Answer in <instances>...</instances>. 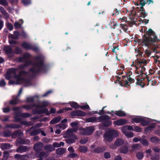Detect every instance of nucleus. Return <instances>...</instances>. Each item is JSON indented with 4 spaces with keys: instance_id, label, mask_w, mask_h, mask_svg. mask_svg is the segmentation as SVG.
<instances>
[{
    "instance_id": "nucleus-1",
    "label": "nucleus",
    "mask_w": 160,
    "mask_h": 160,
    "mask_svg": "<svg viewBox=\"0 0 160 160\" xmlns=\"http://www.w3.org/2000/svg\"><path fill=\"white\" fill-rule=\"evenodd\" d=\"M147 35H144L142 40L141 42L143 46H147L157 52L158 46L157 42L159 40L157 38L155 32L151 29H149L146 32Z\"/></svg>"
},
{
    "instance_id": "nucleus-2",
    "label": "nucleus",
    "mask_w": 160,
    "mask_h": 160,
    "mask_svg": "<svg viewBox=\"0 0 160 160\" xmlns=\"http://www.w3.org/2000/svg\"><path fill=\"white\" fill-rule=\"evenodd\" d=\"M30 56L29 53H25L23 57H20L18 58L20 62L26 61V64L25 65L27 66L29 64H32V68L30 70V71L32 73H36L42 70L44 67L43 64V58L41 56L36 57L33 61H28L27 59Z\"/></svg>"
},
{
    "instance_id": "nucleus-3",
    "label": "nucleus",
    "mask_w": 160,
    "mask_h": 160,
    "mask_svg": "<svg viewBox=\"0 0 160 160\" xmlns=\"http://www.w3.org/2000/svg\"><path fill=\"white\" fill-rule=\"evenodd\" d=\"M18 69L17 68H12L8 69L6 75V78L7 79H9L12 77H14L15 80L14 81H11V83L12 84H18L22 83L28 84L30 83V81L25 79L24 77V76L28 74V73L21 71L19 72V75H16L18 72Z\"/></svg>"
},
{
    "instance_id": "nucleus-4",
    "label": "nucleus",
    "mask_w": 160,
    "mask_h": 160,
    "mask_svg": "<svg viewBox=\"0 0 160 160\" xmlns=\"http://www.w3.org/2000/svg\"><path fill=\"white\" fill-rule=\"evenodd\" d=\"M109 117L107 115L100 116L99 118L96 117H91L86 119V121L88 122H101L104 120H106V122H103V124L105 126H108L111 124L108 120Z\"/></svg>"
},
{
    "instance_id": "nucleus-5",
    "label": "nucleus",
    "mask_w": 160,
    "mask_h": 160,
    "mask_svg": "<svg viewBox=\"0 0 160 160\" xmlns=\"http://www.w3.org/2000/svg\"><path fill=\"white\" fill-rule=\"evenodd\" d=\"M79 131L80 135H89L94 131V128L93 127H89L85 128H81Z\"/></svg>"
},
{
    "instance_id": "nucleus-6",
    "label": "nucleus",
    "mask_w": 160,
    "mask_h": 160,
    "mask_svg": "<svg viewBox=\"0 0 160 160\" xmlns=\"http://www.w3.org/2000/svg\"><path fill=\"white\" fill-rule=\"evenodd\" d=\"M122 79L120 83V85L122 86L126 85L130 86L132 82H134L133 79L131 78L129 76H122Z\"/></svg>"
},
{
    "instance_id": "nucleus-7",
    "label": "nucleus",
    "mask_w": 160,
    "mask_h": 160,
    "mask_svg": "<svg viewBox=\"0 0 160 160\" xmlns=\"http://www.w3.org/2000/svg\"><path fill=\"white\" fill-rule=\"evenodd\" d=\"M135 72L137 74L138 76H142L143 74V72L145 70V68L144 66L142 65L139 66L138 65L135 67Z\"/></svg>"
},
{
    "instance_id": "nucleus-8",
    "label": "nucleus",
    "mask_w": 160,
    "mask_h": 160,
    "mask_svg": "<svg viewBox=\"0 0 160 160\" xmlns=\"http://www.w3.org/2000/svg\"><path fill=\"white\" fill-rule=\"evenodd\" d=\"M43 147V144L40 142H38L35 144L33 147L34 150L36 152V155H38L39 152Z\"/></svg>"
},
{
    "instance_id": "nucleus-9",
    "label": "nucleus",
    "mask_w": 160,
    "mask_h": 160,
    "mask_svg": "<svg viewBox=\"0 0 160 160\" xmlns=\"http://www.w3.org/2000/svg\"><path fill=\"white\" fill-rule=\"evenodd\" d=\"M70 115L73 116H84L86 115V113L81 110H76L71 112Z\"/></svg>"
},
{
    "instance_id": "nucleus-10",
    "label": "nucleus",
    "mask_w": 160,
    "mask_h": 160,
    "mask_svg": "<svg viewBox=\"0 0 160 160\" xmlns=\"http://www.w3.org/2000/svg\"><path fill=\"white\" fill-rule=\"evenodd\" d=\"M128 122L127 120L124 119H120L113 122V124L115 125L122 126L126 124Z\"/></svg>"
},
{
    "instance_id": "nucleus-11",
    "label": "nucleus",
    "mask_w": 160,
    "mask_h": 160,
    "mask_svg": "<svg viewBox=\"0 0 160 160\" xmlns=\"http://www.w3.org/2000/svg\"><path fill=\"white\" fill-rule=\"evenodd\" d=\"M104 139L108 142L112 141L113 139V137L112 135L110 132V131L109 130L107 132H106L104 134Z\"/></svg>"
},
{
    "instance_id": "nucleus-12",
    "label": "nucleus",
    "mask_w": 160,
    "mask_h": 160,
    "mask_svg": "<svg viewBox=\"0 0 160 160\" xmlns=\"http://www.w3.org/2000/svg\"><path fill=\"white\" fill-rule=\"evenodd\" d=\"M30 140L28 139H23L22 138H19L16 141V144H28L30 143Z\"/></svg>"
},
{
    "instance_id": "nucleus-13",
    "label": "nucleus",
    "mask_w": 160,
    "mask_h": 160,
    "mask_svg": "<svg viewBox=\"0 0 160 160\" xmlns=\"http://www.w3.org/2000/svg\"><path fill=\"white\" fill-rule=\"evenodd\" d=\"M78 139L76 135H73L72 137L65 140L66 142L68 144H72L75 142V140Z\"/></svg>"
},
{
    "instance_id": "nucleus-14",
    "label": "nucleus",
    "mask_w": 160,
    "mask_h": 160,
    "mask_svg": "<svg viewBox=\"0 0 160 160\" xmlns=\"http://www.w3.org/2000/svg\"><path fill=\"white\" fill-rule=\"evenodd\" d=\"M13 110L15 111V114L16 115L15 117V119L16 122L19 121L20 120V119L18 118V116H19L20 113V108L18 107H14L13 108Z\"/></svg>"
},
{
    "instance_id": "nucleus-15",
    "label": "nucleus",
    "mask_w": 160,
    "mask_h": 160,
    "mask_svg": "<svg viewBox=\"0 0 160 160\" xmlns=\"http://www.w3.org/2000/svg\"><path fill=\"white\" fill-rule=\"evenodd\" d=\"M22 46L23 48L26 49H32L35 51H37L38 50L37 48H33L30 44L25 42L23 43L22 44Z\"/></svg>"
},
{
    "instance_id": "nucleus-16",
    "label": "nucleus",
    "mask_w": 160,
    "mask_h": 160,
    "mask_svg": "<svg viewBox=\"0 0 160 160\" xmlns=\"http://www.w3.org/2000/svg\"><path fill=\"white\" fill-rule=\"evenodd\" d=\"M44 148L45 150L47 152H52L54 150V147L51 144H47L44 146Z\"/></svg>"
},
{
    "instance_id": "nucleus-17",
    "label": "nucleus",
    "mask_w": 160,
    "mask_h": 160,
    "mask_svg": "<svg viewBox=\"0 0 160 160\" xmlns=\"http://www.w3.org/2000/svg\"><path fill=\"white\" fill-rule=\"evenodd\" d=\"M73 135H75L73 133L70 129L67 130V132L63 134V137L65 138H69L72 137Z\"/></svg>"
},
{
    "instance_id": "nucleus-18",
    "label": "nucleus",
    "mask_w": 160,
    "mask_h": 160,
    "mask_svg": "<svg viewBox=\"0 0 160 160\" xmlns=\"http://www.w3.org/2000/svg\"><path fill=\"white\" fill-rule=\"evenodd\" d=\"M28 148L25 146H20L16 150V151L18 152L22 153L27 151Z\"/></svg>"
},
{
    "instance_id": "nucleus-19",
    "label": "nucleus",
    "mask_w": 160,
    "mask_h": 160,
    "mask_svg": "<svg viewBox=\"0 0 160 160\" xmlns=\"http://www.w3.org/2000/svg\"><path fill=\"white\" fill-rule=\"evenodd\" d=\"M11 146L10 144L8 143H2L0 145L1 148L3 150L9 149Z\"/></svg>"
},
{
    "instance_id": "nucleus-20",
    "label": "nucleus",
    "mask_w": 160,
    "mask_h": 160,
    "mask_svg": "<svg viewBox=\"0 0 160 160\" xmlns=\"http://www.w3.org/2000/svg\"><path fill=\"white\" fill-rule=\"evenodd\" d=\"M49 104V103L48 102L44 101L40 102L38 105L35 106H36V107L38 108H41L47 107Z\"/></svg>"
},
{
    "instance_id": "nucleus-21",
    "label": "nucleus",
    "mask_w": 160,
    "mask_h": 160,
    "mask_svg": "<svg viewBox=\"0 0 160 160\" xmlns=\"http://www.w3.org/2000/svg\"><path fill=\"white\" fill-rule=\"evenodd\" d=\"M119 150L120 152L125 154L127 153L128 152L129 149L127 147L123 146L120 148Z\"/></svg>"
},
{
    "instance_id": "nucleus-22",
    "label": "nucleus",
    "mask_w": 160,
    "mask_h": 160,
    "mask_svg": "<svg viewBox=\"0 0 160 160\" xmlns=\"http://www.w3.org/2000/svg\"><path fill=\"white\" fill-rule=\"evenodd\" d=\"M66 151V149L63 148H60L56 150V153L58 155H62Z\"/></svg>"
},
{
    "instance_id": "nucleus-23",
    "label": "nucleus",
    "mask_w": 160,
    "mask_h": 160,
    "mask_svg": "<svg viewBox=\"0 0 160 160\" xmlns=\"http://www.w3.org/2000/svg\"><path fill=\"white\" fill-rule=\"evenodd\" d=\"M124 140L121 139H117L115 142V144L117 146H119L122 145L124 143Z\"/></svg>"
},
{
    "instance_id": "nucleus-24",
    "label": "nucleus",
    "mask_w": 160,
    "mask_h": 160,
    "mask_svg": "<svg viewBox=\"0 0 160 160\" xmlns=\"http://www.w3.org/2000/svg\"><path fill=\"white\" fill-rule=\"evenodd\" d=\"M106 149V148L104 147H99L95 149L94 151L95 153H99L104 151Z\"/></svg>"
},
{
    "instance_id": "nucleus-25",
    "label": "nucleus",
    "mask_w": 160,
    "mask_h": 160,
    "mask_svg": "<svg viewBox=\"0 0 160 160\" xmlns=\"http://www.w3.org/2000/svg\"><path fill=\"white\" fill-rule=\"evenodd\" d=\"M141 145L139 144H136L133 145L132 146V149L130 150V151L132 152L134 150H138L141 148Z\"/></svg>"
},
{
    "instance_id": "nucleus-26",
    "label": "nucleus",
    "mask_w": 160,
    "mask_h": 160,
    "mask_svg": "<svg viewBox=\"0 0 160 160\" xmlns=\"http://www.w3.org/2000/svg\"><path fill=\"white\" fill-rule=\"evenodd\" d=\"M122 133L127 137L131 138L134 136V134L132 132H128L127 131L122 130Z\"/></svg>"
},
{
    "instance_id": "nucleus-27",
    "label": "nucleus",
    "mask_w": 160,
    "mask_h": 160,
    "mask_svg": "<svg viewBox=\"0 0 160 160\" xmlns=\"http://www.w3.org/2000/svg\"><path fill=\"white\" fill-rule=\"evenodd\" d=\"M60 117H58L54 118L50 122V123L54 124L58 122L61 119Z\"/></svg>"
},
{
    "instance_id": "nucleus-28",
    "label": "nucleus",
    "mask_w": 160,
    "mask_h": 160,
    "mask_svg": "<svg viewBox=\"0 0 160 160\" xmlns=\"http://www.w3.org/2000/svg\"><path fill=\"white\" fill-rule=\"evenodd\" d=\"M48 155L49 153L48 152H42L40 153L39 154L38 153V155H36L37 157H40V158H42V157H46Z\"/></svg>"
},
{
    "instance_id": "nucleus-29",
    "label": "nucleus",
    "mask_w": 160,
    "mask_h": 160,
    "mask_svg": "<svg viewBox=\"0 0 160 160\" xmlns=\"http://www.w3.org/2000/svg\"><path fill=\"white\" fill-rule=\"evenodd\" d=\"M0 11L5 16L6 18H9L8 13L6 12L5 9L2 7H0Z\"/></svg>"
},
{
    "instance_id": "nucleus-30",
    "label": "nucleus",
    "mask_w": 160,
    "mask_h": 160,
    "mask_svg": "<svg viewBox=\"0 0 160 160\" xmlns=\"http://www.w3.org/2000/svg\"><path fill=\"white\" fill-rule=\"evenodd\" d=\"M109 130L110 132H111L113 137H116L118 136L119 133L117 131L113 129H110Z\"/></svg>"
},
{
    "instance_id": "nucleus-31",
    "label": "nucleus",
    "mask_w": 160,
    "mask_h": 160,
    "mask_svg": "<svg viewBox=\"0 0 160 160\" xmlns=\"http://www.w3.org/2000/svg\"><path fill=\"white\" fill-rule=\"evenodd\" d=\"M23 23V21L22 20H20L18 22H15L14 24L15 28H21Z\"/></svg>"
},
{
    "instance_id": "nucleus-32",
    "label": "nucleus",
    "mask_w": 160,
    "mask_h": 160,
    "mask_svg": "<svg viewBox=\"0 0 160 160\" xmlns=\"http://www.w3.org/2000/svg\"><path fill=\"white\" fill-rule=\"evenodd\" d=\"M78 150L80 152L83 153H85L88 151V148L87 147L82 146H80L78 148Z\"/></svg>"
},
{
    "instance_id": "nucleus-33",
    "label": "nucleus",
    "mask_w": 160,
    "mask_h": 160,
    "mask_svg": "<svg viewBox=\"0 0 160 160\" xmlns=\"http://www.w3.org/2000/svg\"><path fill=\"white\" fill-rule=\"evenodd\" d=\"M115 114L119 117H123L126 115V114L125 112L123 111H116Z\"/></svg>"
},
{
    "instance_id": "nucleus-34",
    "label": "nucleus",
    "mask_w": 160,
    "mask_h": 160,
    "mask_svg": "<svg viewBox=\"0 0 160 160\" xmlns=\"http://www.w3.org/2000/svg\"><path fill=\"white\" fill-rule=\"evenodd\" d=\"M26 157V155H20L19 154H16L14 156V158L18 160L25 159Z\"/></svg>"
},
{
    "instance_id": "nucleus-35",
    "label": "nucleus",
    "mask_w": 160,
    "mask_h": 160,
    "mask_svg": "<svg viewBox=\"0 0 160 160\" xmlns=\"http://www.w3.org/2000/svg\"><path fill=\"white\" fill-rule=\"evenodd\" d=\"M155 126V124H153L149 127L146 128L145 129V131L146 132L151 131L154 129Z\"/></svg>"
},
{
    "instance_id": "nucleus-36",
    "label": "nucleus",
    "mask_w": 160,
    "mask_h": 160,
    "mask_svg": "<svg viewBox=\"0 0 160 160\" xmlns=\"http://www.w3.org/2000/svg\"><path fill=\"white\" fill-rule=\"evenodd\" d=\"M4 50L7 54L12 53V48L8 46L5 47Z\"/></svg>"
},
{
    "instance_id": "nucleus-37",
    "label": "nucleus",
    "mask_w": 160,
    "mask_h": 160,
    "mask_svg": "<svg viewBox=\"0 0 160 160\" xmlns=\"http://www.w3.org/2000/svg\"><path fill=\"white\" fill-rule=\"evenodd\" d=\"M19 34V33L18 32H14V34L13 35L12 34H10L9 35V38H11V39H16L18 38V36Z\"/></svg>"
},
{
    "instance_id": "nucleus-38",
    "label": "nucleus",
    "mask_w": 160,
    "mask_h": 160,
    "mask_svg": "<svg viewBox=\"0 0 160 160\" xmlns=\"http://www.w3.org/2000/svg\"><path fill=\"white\" fill-rule=\"evenodd\" d=\"M129 130L134 131V127L131 126H124L122 129V130L127 131V129Z\"/></svg>"
},
{
    "instance_id": "nucleus-39",
    "label": "nucleus",
    "mask_w": 160,
    "mask_h": 160,
    "mask_svg": "<svg viewBox=\"0 0 160 160\" xmlns=\"http://www.w3.org/2000/svg\"><path fill=\"white\" fill-rule=\"evenodd\" d=\"M136 156L138 159H142L143 157V153L142 152H139L137 153Z\"/></svg>"
},
{
    "instance_id": "nucleus-40",
    "label": "nucleus",
    "mask_w": 160,
    "mask_h": 160,
    "mask_svg": "<svg viewBox=\"0 0 160 160\" xmlns=\"http://www.w3.org/2000/svg\"><path fill=\"white\" fill-rule=\"evenodd\" d=\"M69 104L71 106L74 108H77L79 107L78 103L75 102H70Z\"/></svg>"
},
{
    "instance_id": "nucleus-41",
    "label": "nucleus",
    "mask_w": 160,
    "mask_h": 160,
    "mask_svg": "<svg viewBox=\"0 0 160 160\" xmlns=\"http://www.w3.org/2000/svg\"><path fill=\"white\" fill-rule=\"evenodd\" d=\"M72 108H67L66 107L63 109H62L58 111V113H61L62 112H63L66 111H71L72 110Z\"/></svg>"
},
{
    "instance_id": "nucleus-42",
    "label": "nucleus",
    "mask_w": 160,
    "mask_h": 160,
    "mask_svg": "<svg viewBox=\"0 0 160 160\" xmlns=\"http://www.w3.org/2000/svg\"><path fill=\"white\" fill-rule=\"evenodd\" d=\"M48 110L46 108H44L43 109H40L39 111H38L36 113L38 114H40L42 113H45L46 114H48Z\"/></svg>"
},
{
    "instance_id": "nucleus-43",
    "label": "nucleus",
    "mask_w": 160,
    "mask_h": 160,
    "mask_svg": "<svg viewBox=\"0 0 160 160\" xmlns=\"http://www.w3.org/2000/svg\"><path fill=\"white\" fill-rule=\"evenodd\" d=\"M56 127L57 128H60L63 130L66 128L67 125L65 124L61 123L58 124L57 125Z\"/></svg>"
},
{
    "instance_id": "nucleus-44",
    "label": "nucleus",
    "mask_w": 160,
    "mask_h": 160,
    "mask_svg": "<svg viewBox=\"0 0 160 160\" xmlns=\"http://www.w3.org/2000/svg\"><path fill=\"white\" fill-rule=\"evenodd\" d=\"M142 118L141 117H136L133 118L132 119V121L135 122L136 123H138L141 122L142 120Z\"/></svg>"
},
{
    "instance_id": "nucleus-45",
    "label": "nucleus",
    "mask_w": 160,
    "mask_h": 160,
    "mask_svg": "<svg viewBox=\"0 0 160 160\" xmlns=\"http://www.w3.org/2000/svg\"><path fill=\"white\" fill-rule=\"evenodd\" d=\"M41 132V129H38L32 131L31 133V135L33 136Z\"/></svg>"
},
{
    "instance_id": "nucleus-46",
    "label": "nucleus",
    "mask_w": 160,
    "mask_h": 160,
    "mask_svg": "<svg viewBox=\"0 0 160 160\" xmlns=\"http://www.w3.org/2000/svg\"><path fill=\"white\" fill-rule=\"evenodd\" d=\"M20 117L22 118H27L30 117L31 114L28 113H21L19 115Z\"/></svg>"
},
{
    "instance_id": "nucleus-47",
    "label": "nucleus",
    "mask_w": 160,
    "mask_h": 160,
    "mask_svg": "<svg viewBox=\"0 0 160 160\" xmlns=\"http://www.w3.org/2000/svg\"><path fill=\"white\" fill-rule=\"evenodd\" d=\"M150 141L153 143H157L159 142V140L156 137H153L150 138Z\"/></svg>"
},
{
    "instance_id": "nucleus-48",
    "label": "nucleus",
    "mask_w": 160,
    "mask_h": 160,
    "mask_svg": "<svg viewBox=\"0 0 160 160\" xmlns=\"http://www.w3.org/2000/svg\"><path fill=\"white\" fill-rule=\"evenodd\" d=\"M145 54H146L147 56L149 57H153L152 55L151 52L148 50H146L144 51Z\"/></svg>"
},
{
    "instance_id": "nucleus-49",
    "label": "nucleus",
    "mask_w": 160,
    "mask_h": 160,
    "mask_svg": "<svg viewBox=\"0 0 160 160\" xmlns=\"http://www.w3.org/2000/svg\"><path fill=\"white\" fill-rule=\"evenodd\" d=\"M21 132L20 131H17L13 132L12 135V137L13 138H15L20 135Z\"/></svg>"
},
{
    "instance_id": "nucleus-50",
    "label": "nucleus",
    "mask_w": 160,
    "mask_h": 160,
    "mask_svg": "<svg viewBox=\"0 0 160 160\" xmlns=\"http://www.w3.org/2000/svg\"><path fill=\"white\" fill-rule=\"evenodd\" d=\"M137 84L139 85L140 86H142V87H144L145 84L144 82H142V80L138 79L137 82H136Z\"/></svg>"
},
{
    "instance_id": "nucleus-51",
    "label": "nucleus",
    "mask_w": 160,
    "mask_h": 160,
    "mask_svg": "<svg viewBox=\"0 0 160 160\" xmlns=\"http://www.w3.org/2000/svg\"><path fill=\"white\" fill-rule=\"evenodd\" d=\"M141 143L144 146H147L148 144V142L147 140L142 139L141 140Z\"/></svg>"
},
{
    "instance_id": "nucleus-52",
    "label": "nucleus",
    "mask_w": 160,
    "mask_h": 160,
    "mask_svg": "<svg viewBox=\"0 0 160 160\" xmlns=\"http://www.w3.org/2000/svg\"><path fill=\"white\" fill-rule=\"evenodd\" d=\"M22 2L25 5H28L31 3L30 0H22Z\"/></svg>"
},
{
    "instance_id": "nucleus-53",
    "label": "nucleus",
    "mask_w": 160,
    "mask_h": 160,
    "mask_svg": "<svg viewBox=\"0 0 160 160\" xmlns=\"http://www.w3.org/2000/svg\"><path fill=\"white\" fill-rule=\"evenodd\" d=\"M88 141V139L87 138H84L80 141V142L82 144H84L86 143Z\"/></svg>"
},
{
    "instance_id": "nucleus-54",
    "label": "nucleus",
    "mask_w": 160,
    "mask_h": 160,
    "mask_svg": "<svg viewBox=\"0 0 160 160\" xmlns=\"http://www.w3.org/2000/svg\"><path fill=\"white\" fill-rule=\"evenodd\" d=\"M0 4L4 6H6L8 5V2L6 0H0Z\"/></svg>"
},
{
    "instance_id": "nucleus-55",
    "label": "nucleus",
    "mask_w": 160,
    "mask_h": 160,
    "mask_svg": "<svg viewBox=\"0 0 160 160\" xmlns=\"http://www.w3.org/2000/svg\"><path fill=\"white\" fill-rule=\"evenodd\" d=\"M8 128H19V126L15 124H12L7 126Z\"/></svg>"
},
{
    "instance_id": "nucleus-56",
    "label": "nucleus",
    "mask_w": 160,
    "mask_h": 160,
    "mask_svg": "<svg viewBox=\"0 0 160 160\" xmlns=\"http://www.w3.org/2000/svg\"><path fill=\"white\" fill-rule=\"evenodd\" d=\"M142 121H141L140 122H141V124L142 125L145 126H147L148 124V122L145 120L144 119L142 118Z\"/></svg>"
},
{
    "instance_id": "nucleus-57",
    "label": "nucleus",
    "mask_w": 160,
    "mask_h": 160,
    "mask_svg": "<svg viewBox=\"0 0 160 160\" xmlns=\"http://www.w3.org/2000/svg\"><path fill=\"white\" fill-rule=\"evenodd\" d=\"M151 159L152 160H159V156L158 155H154L151 156Z\"/></svg>"
},
{
    "instance_id": "nucleus-58",
    "label": "nucleus",
    "mask_w": 160,
    "mask_h": 160,
    "mask_svg": "<svg viewBox=\"0 0 160 160\" xmlns=\"http://www.w3.org/2000/svg\"><path fill=\"white\" fill-rule=\"evenodd\" d=\"M17 97L16 98H14L10 102V103L12 104H16L18 102V100L17 99Z\"/></svg>"
},
{
    "instance_id": "nucleus-59",
    "label": "nucleus",
    "mask_w": 160,
    "mask_h": 160,
    "mask_svg": "<svg viewBox=\"0 0 160 160\" xmlns=\"http://www.w3.org/2000/svg\"><path fill=\"white\" fill-rule=\"evenodd\" d=\"M134 131L138 132H140L141 131V128L137 126H134Z\"/></svg>"
},
{
    "instance_id": "nucleus-60",
    "label": "nucleus",
    "mask_w": 160,
    "mask_h": 160,
    "mask_svg": "<svg viewBox=\"0 0 160 160\" xmlns=\"http://www.w3.org/2000/svg\"><path fill=\"white\" fill-rule=\"evenodd\" d=\"M111 155L109 152H105L104 153V157L105 158L107 159L110 158Z\"/></svg>"
},
{
    "instance_id": "nucleus-61",
    "label": "nucleus",
    "mask_w": 160,
    "mask_h": 160,
    "mask_svg": "<svg viewBox=\"0 0 160 160\" xmlns=\"http://www.w3.org/2000/svg\"><path fill=\"white\" fill-rule=\"evenodd\" d=\"M78 156V154L75 153H70L69 155V157L70 158H73Z\"/></svg>"
},
{
    "instance_id": "nucleus-62",
    "label": "nucleus",
    "mask_w": 160,
    "mask_h": 160,
    "mask_svg": "<svg viewBox=\"0 0 160 160\" xmlns=\"http://www.w3.org/2000/svg\"><path fill=\"white\" fill-rule=\"evenodd\" d=\"M6 84V83L5 82V81L2 79L0 81V87H3L5 86Z\"/></svg>"
},
{
    "instance_id": "nucleus-63",
    "label": "nucleus",
    "mask_w": 160,
    "mask_h": 160,
    "mask_svg": "<svg viewBox=\"0 0 160 160\" xmlns=\"http://www.w3.org/2000/svg\"><path fill=\"white\" fill-rule=\"evenodd\" d=\"M7 27L8 29L10 31L12 30L13 29V26L10 23H8L7 24Z\"/></svg>"
},
{
    "instance_id": "nucleus-64",
    "label": "nucleus",
    "mask_w": 160,
    "mask_h": 160,
    "mask_svg": "<svg viewBox=\"0 0 160 160\" xmlns=\"http://www.w3.org/2000/svg\"><path fill=\"white\" fill-rule=\"evenodd\" d=\"M21 49L19 48H16L15 50V52L16 54H18L21 52Z\"/></svg>"
}]
</instances>
